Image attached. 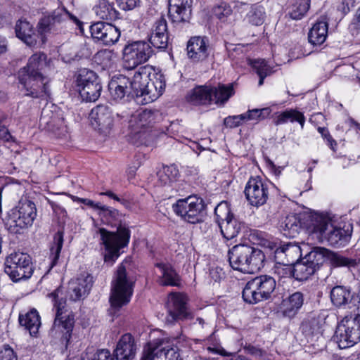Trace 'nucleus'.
<instances>
[{"instance_id": "nucleus-1", "label": "nucleus", "mask_w": 360, "mask_h": 360, "mask_svg": "<svg viewBox=\"0 0 360 360\" xmlns=\"http://www.w3.org/2000/svg\"><path fill=\"white\" fill-rule=\"evenodd\" d=\"M67 20H71L82 31L83 23L76 16L70 13L67 10L62 8L54 11L51 15L44 16L38 22V39H32L34 35L33 26L26 20H19L15 25L16 37L22 41L30 45L34 41L37 44H45L47 37L58 32V25Z\"/></svg>"}, {"instance_id": "nucleus-2", "label": "nucleus", "mask_w": 360, "mask_h": 360, "mask_svg": "<svg viewBox=\"0 0 360 360\" xmlns=\"http://www.w3.org/2000/svg\"><path fill=\"white\" fill-rule=\"evenodd\" d=\"M46 56L43 53L33 54L26 66L18 73L19 83L26 96L47 100L50 97L49 79L45 75Z\"/></svg>"}, {"instance_id": "nucleus-3", "label": "nucleus", "mask_w": 360, "mask_h": 360, "mask_svg": "<svg viewBox=\"0 0 360 360\" xmlns=\"http://www.w3.org/2000/svg\"><path fill=\"white\" fill-rule=\"evenodd\" d=\"M265 256L259 249L236 245L229 251L230 266L245 274H254L264 266Z\"/></svg>"}, {"instance_id": "nucleus-4", "label": "nucleus", "mask_w": 360, "mask_h": 360, "mask_svg": "<svg viewBox=\"0 0 360 360\" xmlns=\"http://www.w3.org/2000/svg\"><path fill=\"white\" fill-rule=\"evenodd\" d=\"M309 223L308 227L312 231V233L319 234L322 240L332 246H345L350 240L352 229L334 226L330 219L326 216L316 214L309 220Z\"/></svg>"}, {"instance_id": "nucleus-5", "label": "nucleus", "mask_w": 360, "mask_h": 360, "mask_svg": "<svg viewBox=\"0 0 360 360\" xmlns=\"http://www.w3.org/2000/svg\"><path fill=\"white\" fill-rule=\"evenodd\" d=\"M97 232L100 235L101 244L104 247V262L112 266L120 256L121 249L128 245L130 231L120 225L116 231H110L105 228H100Z\"/></svg>"}, {"instance_id": "nucleus-6", "label": "nucleus", "mask_w": 360, "mask_h": 360, "mask_svg": "<svg viewBox=\"0 0 360 360\" xmlns=\"http://www.w3.org/2000/svg\"><path fill=\"white\" fill-rule=\"evenodd\" d=\"M126 264L124 261L117 266L112 281L110 302L115 309L128 304L133 294L134 280L129 275Z\"/></svg>"}, {"instance_id": "nucleus-7", "label": "nucleus", "mask_w": 360, "mask_h": 360, "mask_svg": "<svg viewBox=\"0 0 360 360\" xmlns=\"http://www.w3.org/2000/svg\"><path fill=\"white\" fill-rule=\"evenodd\" d=\"M59 290L50 293L49 297L52 299L56 317L51 328V333L61 334V339L68 344L72 335L75 325V315L67 308L66 300L58 299Z\"/></svg>"}, {"instance_id": "nucleus-8", "label": "nucleus", "mask_w": 360, "mask_h": 360, "mask_svg": "<svg viewBox=\"0 0 360 360\" xmlns=\"http://www.w3.org/2000/svg\"><path fill=\"white\" fill-rule=\"evenodd\" d=\"M37 217V208L30 200H20L11 209L6 219L5 226L11 233H20L22 230L31 226Z\"/></svg>"}, {"instance_id": "nucleus-9", "label": "nucleus", "mask_w": 360, "mask_h": 360, "mask_svg": "<svg viewBox=\"0 0 360 360\" xmlns=\"http://www.w3.org/2000/svg\"><path fill=\"white\" fill-rule=\"evenodd\" d=\"M275 279L268 275L257 276L249 281L242 292L244 301L249 304H256L271 297L275 290Z\"/></svg>"}, {"instance_id": "nucleus-10", "label": "nucleus", "mask_w": 360, "mask_h": 360, "mask_svg": "<svg viewBox=\"0 0 360 360\" xmlns=\"http://www.w3.org/2000/svg\"><path fill=\"white\" fill-rule=\"evenodd\" d=\"M162 120V114L156 109H143L136 111L131 117L129 127L131 134L143 141L154 124Z\"/></svg>"}, {"instance_id": "nucleus-11", "label": "nucleus", "mask_w": 360, "mask_h": 360, "mask_svg": "<svg viewBox=\"0 0 360 360\" xmlns=\"http://www.w3.org/2000/svg\"><path fill=\"white\" fill-rule=\"evenodd\" d=\"M5 273L15 282L31 277L33 267L27 254L18 252L10 254L5 261Z\"/></svg>"}, {"instance_id": "nucleus-12", "label": "nucleus", "mask_w": 360, "mask_h": 360, "mask_svg": "<svg viewBox=\"0 0 360 360\" xmlns=\"http://www.w3.org/2000/svg\"><path fill=\"white\" fill-rule=\"evenodd\" d=\"M76 82L79 94L84 101L94 102L100 97L102 86L94 71L86 68L79 70Z\"/></svg>"}, {"instance_id": "nucleus-13", "label": "nucleus", "mask_w": 360, "mask_h": 360, "mask_svg": "<svg viewBox=\"0 0 360 360\" xmlns=\"http://www.w3.org/2000/svg\"><path fill=\"white\" fill-rule=\"evenodd\" d=\"M302 259H304V262L309 264L311 266L314 267L316 270L319 269L326 259H329L332 265L337 267H354L357 264L356 259L345 257L330 252L326 248L321 247L314 248Z\"/></svg>"}, {"instance_id": "nucleus-14", "label": "nucleus", "mask_w": 360, "mask_h": 360, "mask_svg": "<svg viewBox=\"0 0 360 360\" xmlns=\"http://www.w3.org/2000/svg\"><path fill=\"white\" fill-rule=\"evenodd\" d=\"M355 317L346 316L338 324L334 340L340 349L352 347L360 340V330Z\"/></svg>"}, {"instance_id": "nucleus-15", "label": "nucleus", "mask_w": 360, "mask_h": 360, "mask_svg": "<svg viewBox=\"0 0 360 360\" xmlns=\"http://www.w3.org/2000/svg\"><path fill=\"white\" fill-rule=\"evenodd\" d=\"M214 213L224 238L231 240L236 237L243 224L231 212L228 204L225 202L219 204L214 209Z\"/></svg>"}, {"instance_id": "nucleus-16", "label": "nucleus", "mask_w": 360, "mask_h": 360, "mask_svg": "<svg viewBox=\"0 0 360 360\" xmlns=\"http://www.w3.org/2000/svg\"><path fill=\"white\" fill-rule=\"evenodd\" d=\"M205 209L203 200L196 196L179 199L173 205L174 212L191 224L199 222Z\"/></svg>"}, {"instance_id": "nucleus-17", "label": "nucleus", "mask_w": 360, "mask_h": 360, "mask_svg": "<svg viewBox=\"0 0 360 360\" xmlns=\"http://www.w3.org/2000/svg\"><path fill=\"white\" fill-rule=\"evenodd\" d=\"M244 193L250 204L256 207L265 204L269 197L268 186L259 176L248 180Z\"/></svg>"}, {"instance_id": "nucleus-18", "label": "nucleus", "mask_w": 360, "mask_h": 360, "mask_svg": "<svg viewBox=\"0 0 360 360\" xmlns=\"http://www.w3.org/2000/svg\"><path fill=\"white\" fill-rule=\"evenodd\" d=\"M314 214H289L281 224V230L283 235L289 238H295L302 229H305L309 233L312 231L308 227L309 220L314 218Z\"/></svg>"}, {"instance_id": "nucleus-19", "label": "nucleus", "mask_w": 360, "mask_h": 360, "mask_svg": "<svg viewBox=\"0 0 360 360\" xmlns=\"http://www.w3.org/2000/svg\"><path fill=\"white\" fill-rule=\"evenodd\" d=\"M153 53L151 46H124L122 51L124 66L132 70L146 62Z\"/></svg>"}, {"instance_id": "nucleus-20", "label": "nucleus", "mask_w": 360, "mask_h": 360, "mask_svg": "<svg viewBox=\"0 0 360 360\" xmlns=\"http://www.w3.org/2000/svg\"><path fill=\"white\" fill-rule=\"evenodd\" d=\"M167 308L169 321L186 319L191 316L187 309L186 297L181 293H171L169 295Z\"/></svg>"}, {"instance_id": "nucleus-21", "label": "nucleus", "mask_w": 360, "mask_h": 360, "mask_svg": "<svg viewBox=\"0 0 360 360\" xmlns=\"http://www.w3.org/2000/svg\"><path fill=\"white\" fill-rule=\"evenodd\" d=\"M165 89L164 75L160 72H155L154 70L146 83L144 94L141 102L148 103L157 100L163 94Z\"/></svg>"}, {"instance_id": "nucleus-22", "label": "nucleus", "mask_w": 360, "mask_h": 360, "mask_svg": "<svg viewBox=\"0 0 360 360\" xmlns=\"http://www.w3.org/2000/svg\"><path fill=\"white\" fill-rule=\"evenodd\" d=\"M91 287L92 277L89 275H82L68 283L67 295L72 301H79L89 294Z\"/></svg>"}, {"instance_id": "nucleus-23", "label": "nucleus", "mask_w": 360, "mask_h": 360, "mask_svg": "<svg viewBox=\"0 0 360 360\" xmlns=\"http://www.w3.org/2000/svg\"><path fill=\"white\" fill-rule=\"evenodd\" d=\"M153 71L154 69L152 66L144 65L139 68L131 79H129V89L131 97H143L146 83Z\"/></svg>"}, {"instance_id": "nucleus-24", "label": "nucleus", "mask_w": 360, "mask_h": 360, "mask_svg": "<svg viewBox=\"0 0 360 360\" xmlns=\"http://www.w3.org/2000/svg\"><path fill=\"white\" fill-rule=\"evenodd\" d=\"M89 117L91 125L101 131L110 129L113 122L112 111L106 105H98L94 108Z\"/></svg>"}, {"instance_id": "nucleus-25", "label": "nucleus", "mask_w": 360, "mask_h": 360, "mask_svg": "<svg viewBox=\"0 0 360 360\" xmlns=\"http://www.w3.org/2000/svg\"><path fill=\"white\" fill-rule=\"evenodd\" d=\"M136 345L130 333L123 335L115 350V360H132L136 352Z\"/></svg>"}, {"instance_id": "nucleus-26", "label": "nucleus", "mask_w": 360, "mask_h": 360, "mask_svg": "<svg viewBox=\"0 0 360 360\" xmlns=\"http://www.w3.org/2000/svg\"><path fill=\"white\" fill-rule=\"evenodd\" d=\"M302 256V250L299 245L288 243L276 248L274 250V259L276 262L288 263L294 265Z\"/></svg>"}, {"instance_id": "nucleus-27", "label": "nucleus", "mask_w": 360, "mask_h": 360, "mask_svg": "<svg viewBox=\"0 0 360 360\" xmlns=\"http://www.w3.org/2000/svg\"><path fill=\"white\" fill-rule=\"evenodd\" d=\"M129 78L119 75L114 76L108 84V90L114 101H120L125 96L131 97L129 89Z\"/></svg>"}, {"instance_id": "nucleus-28", "label": "nucleus", "mask_w": 360, "mask_h": 360, "mask_svg": "<svg viewBox=\"0 0 360 360\" xmlns=\"http://www.w3.org/2000/svg\"><path fill=\"white\" fill-rule=\"evenodd\" d=\"M153 351V358L158 352H164L168 360H180L179 354L176 352V347L169 345V339H157L148 344L144 352Z\"/></svg>"}, {"instance_id": "nucleus-29", "label": "nucleus", "mask_w": 360, "mask_h": 360, "mask_svg": "<svg viewBox=\"0 0 360 360\" xmlns=\"http://www.w3.org/2000/svg\"><path fill=\"white\" fill-rule=\"evenodd\" d=\"M304 297L301 292H295L282 302V313L285 317L292 319L296 316L304 304Z\"/></svg>"}, {"instance_id": "nucleus-30", "label": "nucleus", "mask_w": 360, "mask_h": 360, "mask_svg": "<svg viewBox=\"0 0 360 360\" xmlns=\"http://www.w3.org/2000/svg\"><path fill=\"white\" fill-rule=\"evenodd\" d=\"M155 266L159 269L161 274L158 279L160 285L163 286L180 285V276L170 264L156 263Z\"/></svg>"}, {"instance_id": "nucleus-31", "label": "nucleus", "mask_w": 360, "mask_h": 360, "mask_svg": "<svg viewBox=\"0 0 360 360\" xmlns=\"http://www.w3.org/2000/svg\"><path fill=\"white\" fill-rule=\"evenodd\" d=\"M328 23L325 18L316 21L308 34L309 42L311 45H321L328 36Z\"/></svg>"}, {"instance_id": "nucleus-32", "label": "nucleus", "mask_w": 360, "mask_h": 360, "mask_svg": "<svg viewBox=\"0 0 360 360\" xmlns=\"http://www.w3.org/2000/svg\"><path fill=\"white\" fill-rule=\"evenodd\" d=\"M94 11L96 15L102 20L113 21L120 18V13L109 0H98Z\"/></svg>"}, {"instance_id": "nucleus-33", "label": "nucleus", "mask_w": 360, "mask_h": 360, "mask_svg": "<svg viewBox=\"0 0 360 360\" xmlns=\"http://www.w3.org/2000/svg\"><path fill=\"white\" fill-rule=\"evenodd\" d=\"M212 90L210 86H196L188 94L187 100L194 105L210 104L213 99Z\"/></svg>"}, {"instance_id": "nucleus-34", "label": "nucleus", "mask_w": 360, "mask_h": 360, "mask_svg": "<svg viewBox=\"0 0 360 360\" xmlns=\"http://www.w3.org/2000/svg\"><path fill=\"white\" fill-rule=\"evenodd\" d=\"M149 42L152 45H168L169 37L165 18H160L156 21L155 28L149 37Z\"/></svg>"}, {"instance_id": "nucleus-35", "label": "nucleus", "mask_w": 360, "mask_h": 360, "mask_svg": "<svg viewBox=\"0 0 360 360\" xmlns=\"http://www.w3.org/2000/svg\"><path fill=\"white\" fill-rule=\"evenodd\" d=\"M19 323L33 336L39 331L41 319L38 311L35 309H32L25 314L19 315Z\"/></svg>"}, {"instance_id": "nucleus-36", "label": "nucleus", "mask_w": 360, "mask_h": 360, "mask_svg": "<svg viewBox=\"0 0 360 360\" xmlns=\"http://www.w3.org/2000/svg\"><path fill=\"white\" fill-rule=\"evenodd\" d=\"M191 0H169V12L176 14L178 21H185L191 13Z\"/></svg>"}, {"instance_id": "nucleus-37", "label": "nucleus", "mask_w": 360, "mask_h": 360, "mask_svg": "<svg viewBox=\"0 0 360 360\" xmlns=\"http://www.w3.org/2000/svg\"><path fill=\"white\" fill-rule=\"evenodd\" d=\"M302 333L311 341L318 339L322 334L321 324L319 319L311 318L303 321L300 326Z\"/></svg>"}, {"instance_id": "nucleus-38", "label": "nucleus", "mask_w": 360, "mask_h": 360, "mask_svg": "<svg viewBox=\"0 0 360 360\" xmlns=\"http://www.w3.org/2000/svg\"><path fill=\"white\" fill-rule=\"evenodd\" d=\"M352 295L349 288L345 286L337 285L330 291V300L336 307L345 305L351 302Z\"/></svg>"}, {"instance_id": "nucleus-39", "label": "nucleus", "mask_w": 360, "mask_h": 360, "mask_svg": "<svg viewBox=\"0 0 360 360\" xmlns=\"http://www.w3.org/2000/svg\"><path fill=\"white\" fill-rule=\"evenodd\" d=\"M266 18L264 7L259 4H255L246 13L244 20L251 25L260 26L264 22Z\"/></svg>"}, {"instance_id": "nucleus-40", "label": "nucleus", "mask_w": 360, "mask_h": 360, "mask_svg": "<svg viewBox=\"0 0 360 360\" xmlns=\"http://www.w3.org/2000/svg\"><path fill=\"white\" fill-rule=\"evenodd\" d=\"M63 245V231H58L53 236V243L50 248V269L55 266L59 259L61 249Z\"/></svg>"}, {"instance_id": "nucleus-41", "label": "nucleus", "mask_w": 360, "mask_h": 360, "mask_svg": "<svg viewBox=\"0 0 360 360\" xmlns=\"http://www.w3.org/2000/svg\"><path fill=\"white\" fill-rule=\"evenodd\" d=\"M311 0H297L289 8L288 15L295 20L302 19L310 8Z\"/></svg>"}, {"instance_id": "nucleus-42", "label": "nucleus", "mask_w": 360, "mask_h": 360, "mask_svg": "<svg viewBox=\"0 0 360 360\" xmlns=\"http://www.w3.org/2000/svg\"><path fill=\"white\" fill-rule=\"evenodd\" d=\"M116 58V54L113 51L109 49L99 51L94 56L95 61L101 65L103 70L112 68Z\"/></svg>"}, {"instance_id": "nucleus-43", "label": "nucleus", "mask_w": 360, "mask_h": 360, "mask_svg": "<svg viewBox=\"0 0 360 360\" xmlns=\"http://www.w3.org/2000/svg\"><path fill=\"white\" fill-rule=\"evenodd\" d=\"M212 98H214L215 103L224 104L233 94V89L231 84L226 86L219 84L218 87H212Z\"/></svg>"}, {"instance_id": "nucleus-44", "label": "nucleus", "mask_w": 360, "mask_h": 360, "mask_svg": "<svg viewBox=\"0 0 360 360\" xmlns=\"http://www.w3.org/2000/svg\"><path fill=\"white\" fill-rule=\"evenodd\" d=\"M295 278L299 281L307 280L316 271L309 264L304 262V259L297 262L294 265Z\"/></svg>"}, {"instance_id": "nucleus-45", "label": "nucleus", "mask_w": 360, "mask_h": 360, "mask_svg": "<svg viewBox=\"0 0 360 360\" xmlns=\"http://www.w3.org/2000/svg\"><path fill=\"white\" fill-rule=\"evenodd\" d=\"M188 57L194 62L202 60L207 56V46H186Z\"/></svg>"}, {"instance_id": "nucleus-46", "label": "nucleus", "mask_w": 360, "mask_h": 360, "mask_svg": "<svg viewBox=\"0 0 360 360\" xmlns=\"http://www.w3.org/2000/svg\"><path fill=\"white\" fill-rule=\"evenodd\" d=\"M107 30L105 32V37L102 42L104 45H112L117 41L120 37V30L112 24L106 27Z\"/></svg>"}, {"instance_id": "nucleus-47", "label": "nucleus", "mask_w": 360, "mask_h": 360, "mask_svg": "<svg viewBox=\"0 0 360 360\" xmlns=\"http://www.w3.org/2000/svg\"><path fill=\"white\" fill-rule=\"evenodd\" d=\"M277 265L275 268L276 274L281 278H295V271L293 265L288 263L276 262Z\"/></svg>"}, {"instance_id": "nucleus-48", "label": "nucleus", "mask_w": 360, "mask_h": 360, "mask_svg": "<svg viewBox=\"0 0 360 360\" xmlns=\"http://www.w3.org/2000/svg\"><path fill=\"white\" fill-rule=\"evenodd\" d=\"M271 113L269 108H264L262 109H253L248 110L244 113L245 122L248 120H260L266 117Z\"/></svg>"}, {"instance_id": "nucleus-49", "label": "nucleus", "mask_w": 360, "mask_h": 360, "mask_svg": "<svg viewBox=\"0 0 360 360\" xmlns=\"http://www.w3.org/2000/svg\"><path fill=\"white\" fill-rule=\"evenodd\" d=\"M109 25V23H105L103 22H97L90 27V32L91 37L98 39V41H103L105 37L106 27Z\"/></svg>"}, {"instance_id": "nucleus-50", "label": "nucleus", "mask_w": 360, "mask_h": 360, "mask_svg": "<svg viewBox=\"0 0 360 360\" xmlns=\"http://www.w3.org/2000/svg\"><path fill=\"white\" fill-rule=\"evenodd\" d=\"M214 15L221 22H225L227 18L231 15L232 9L229 5L225 3H221L213 9Z\"/></svg>"}, {"instance_id": "nucleus-51", "label": "nucleus", "mask_w": 360, "mask_h": 360, "mask_svg": "<svg viewBox=\"0 0 360 360\" xmlns=\"http://www.w3.org/2000/svg\"><path fill=\"white\" fill-rule=\"evenodd\" d=\"M56 120V115H53L52 111L46 107L43 108L40 117V124L47 127L48 129H51L54 126Z\"/></svg>"}, {"instance_id": "nucleus-52", "label": "nucleus", "mask_w": 360, "mask_h": 360, "mask_svg": "<svg viewBox=\"0 0 360 360\" xmlns=\"http://www.w3.org/2000/svg\"><path fill=\"white\" fill-rule=\"evenodd\" d=\"M313 51L311 46H309L308 50L305 49V46H293L290 51V57L291 59H298L309 56Z\"/></svg>"}, {"instance_id": "nucleus-53", "label": "nucleus", "mask_w": 360, "mask_h": 360, "mask_svg": "<svg viewBox=\"0 0 360 360\" xmlns=\"http://www.w3.org/2000/svg\"><path fill=\"white\" fill-rule=\"evenodd\" d=\"M245 122V115L229 116L224 120L226 127L229 128H235L239 127L243 122Z\"/></svg>"}, {"instance_id": "nucleus-54", "label": "nucleus", "mask_w": 360, "mask_h": 360, "mask_svg": "<svg viewBox=\"0 0 360 360\" xmlns=\"http://www.w3.org/2000/svg\"><path fill=\"white\" fill-rule=\"evenodd\" d=\"M250 64L256 70L257 74H260L261 72L271 73V70L270 67L266 65V62L264 59L250 60Z\"/></svg>"}, {"instance_id": "nucleus-55", "label": "nucleus", "mask_w": 360, "mask_h": 360, "mask_svg": "<svg viewBox=\"0 0 360 360\" xmlns=\"http://www.w3.org/2000/svg\"><path fill=\"white\" fill-rule=\"evenodd\" d=\"M286 114L288 115V120L293 122H297L301 126V128L303 129L304 122H305V117L303 115V113L293 109L288 110H286Z\"/></svg>"}, {"instance_id": "nucleus-56", "label": "nucleus", "mask_w": 360, "mask_h": 360, "mask_svg": "<svg viewBox=\"0 0 360 360\" xmlns=\"http://www.w3.org/2000/svg\"><path fill=\"white\" fill-rule=\"evenodd\" d=\"M0 360H18L17 355L9 345H4L0 351Z\"/></svg>"}, {"instance_id": "nucleus-57", "label": "nucleus", "mask_w": 360, "mask_h": 360, "mask_svg": "<svg viewBox=\"0 0 360 360\" xmlns=\"http://www.w3.org/2000/svg\"><path fill=\"white\" fill-rule=\"evenodd\" d=\"M349 30L352 34L360 40V8L356 11V18L350 25Z\"/></svg>"}, {"instance_id": "nucleus-58", "label": "nucleus", "mask_w": 360, "mask_h": 360, "mask_svg": "<svg viewBox=\"0 0 360 360\" xmlns=\"http://www.w3.org/2000/svg\"><path fill=\"white\" fill-rule=\"evenodd\" d=\"M210 43V41L207 37L204 35H195L189 39L187 45H207Z\"/></svg>"}, {"instance_id": "nucleus-59", "label": "nucleus", "mask_w": 360, "mask_h": 360, "mask_svg": "<svg viewBox=\"0 0 360 360\" xmlns=\"http://www.w3.org/2000/svg\"><path fill=\"white\" fill-rule=\"evenodd\" d=\"M318 131L321 134L322 137L326 140L327 144L330 148L334 150V146H336V141L331 137L328 130L325 127H319Z\"/></svg>"}, {"instance_id": "nucleus-60", "label": "nucleus", "mask_w": 360, "mask_h": 360, "mask_svg": "<svg viewBox=\"0 0 360 360\" xmlns=\"http://www.w3.org/2000/svg\"><path fill=\"white\" fill-rule=\"evenodd\" d=\"M99 210V214L104 217L115 219L119 214L118 211L117 210L106 206L101 205V207H100Z\"/></svg>"}, {"instance_id": "nucleus-61", "label": "nucleus", "mask_w": 360, "mask_h": 360, "mask_svg": "<svg viewBox=\"0 0 360 360\" xmlns=\"http://www.w3.org/2000/svg\"><path fill=\"white\" fill-rule=\"evenodd\" d=\"M117 1L120 8L124 11L134 8L139 3V0H117Z\"/></svg>"}, {"instance_id": "nucleus-62", "label": "nucleus", "mask_w": 360, "mask_h": 360, "mask_svg": "<svg viewBox=\"0 0 360 360\" xmlns=\"http://www.w3.org/2000/svg\"><path fill=\"white\" fill-rule=\"evenodd\" d=\"M356 0H342L340 4L338 6V9L343 14L347 13L350 8L355 6Z\"/></svg>"}, {"instance_id": "nucleus-63", "label": "nucleus", "mask_w": 360, "mask_h": 360, "mask_svg": "<svg viewBox=\"0 0 360 360\" xmlns=\"http://www.w3.org/2000/svg\"><path fill=\"white\" fill-rule=\"evenodd\" d=\"M162 174H165L167 176L169 177L171 181H173L178 175V170L174 166H167L163 167Z\"/></svg>"}, {"instance_id": "nucleus-64", "label": "nucleus", "mask_w": 360, "mask_h": 360, "mask_svg": "<svg viewBox=\"0 0 360 360\" xmlns=\"http://www.w3.org/2000/svg\"><path fill=\"white\" fill-rule=\"evenodd\" d=\"M224 274L221 269L212 268L210 269V276L212 280H213L214 282L219 281L222 278Z\"/></svg>"}]
</instances>
